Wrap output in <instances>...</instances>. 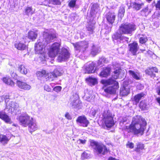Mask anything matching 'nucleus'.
Returning <instances> with one entry per match:
<instances>
[{
  "label": "nucleus",
  "mask_w": 160,
  "mask_h": 160,
  "mask_svg": "<svg viewBox=\"0 0 160 160\" xmlns=\"http://www.w3.org/2000/svg\"><path fill=\"white\" fill-rule=\"evenodd\" d=\"M146 125L147 122L144 118L140 116L136 115L132 118L131 124L129 126H124L123 128L134 135L140 134L142 135Z\"/></svg>",
  "instance_id": "obj_1"
},
{
  "label": "nucleus",
  "mask_w": 160,
  "mask_h": 160,
  "mask_svg": "<svg viewBox=\"0 0 160 160\" xmlns=\"http://www.w3.org/2000/svg\"><path fill=\"white\" fill-rule=\"evenodd\" d=\"M102 83L106 85H111L104 89V91L107 93L110 94H114L116 92L119 87L118 83L115 80L112 78L106 80H103Z\"/></svg>",
  "instance_id": "obj_2"
},
{
  "label": "nucleus",
  "mask_w": 160,
  "mask_h": 160,
  "mask_svg": "<svg viewBox=\"0 0 160 160\" xmlns=\"http://www.w3.org/2000/svg\"><path fill=\"white\" fill-rule=\"evenodd\" d=\"M91 145L98 154L104 155L107 153L108 151L106 147L101 143L92 140L91 141Z\"/></svg>",
  "instance_id": "obj_3"
},
{
  "label": "nucleus",
  "mask_w": 160,
  "mask_h": 160,
  "mask_svg": "<svg viewBox=\"0 0 160 160\" xmlns=\"http://www.w3.org/2000/svg\"><path fill=\"white\" fill-rule=\"evenodd\" d=\"M136 29V26L133 24H122L119 28L120 33V34H130Z\"/></svg>",
  "instance_id": "obj_4"
},
{
  "label": "nucleus",
  "mask_w": 160,
  "mask_h": 160,
  "mask_svg": "<svg viewBox=\"0 0 160 160\" xmlns=\"http://www.w3.org/2000/svg\"><path fill=\"white\" fill-rule=\"evenodd\" d=\"M102 120L107 128H110L114 124L112 117L111 114L108 112H104L103 114Z\"/></svg>",
  "instance_id": "obj_5"
},
{
  "label": "nucleus",
  "mask_w": 160,
  "mask_h": 160,
  "mask_svg": "<svg viewBox=\"0 0 160 160\" xmlns=\"http://www.w3.org/2000/svg\"><path fill=\"white\" fill-rule=\"evenodd\" d=\"M61 44L58 42L54 43L50 47L48 55L51 58L55 57L60 52Z\"/></svg>",
  "instance_id": "obj_6"
},
{
  "label": "nucleus",
  "mask_w": 160,
  "mask_h": 160,
  "mask_svg": "<svg viewBox=\"0 0 160 160\" xmlns=\"http://www.w3.org/2000/svg\"><path fill=\"white\" fill-rule=\"evenodd\" d=\"M33 118L27 114H23L19 117L20 124L24 127H27Z\"/></svg>",
  "instance_id": "obj_7"
},
{
  "label": "nucleus",
  "mask_w": 160,
  "mask_h": 160,
  "mask_svg": "<svg viewBox=\"0 0 160 160\" xmlns=\"http://www.w3.org/2000/svg\"><path fill=\"white\" fill-rule=\"evenodd\" d=\"M69 57L70 53L68 50L64 48H62L59 53L58 60L59 62H61L68 59Z\"/></svg>",
  "instance_id": "obj_8"
},
{
  "label": "nucleus",
  "mask_w": 160,
  "mask_h": 160,
  "mask_svg": "<svg viewBox=\"0 0 160 160\" xmlns=\"http://www.w3.org/2000/svg\"><path fill=\"white\" fill-rule=\"evenodd\" d=\"M42 39H39L35 45V50L37 53L42 54L43 52L44 47L46 43Z\"/></svg>",
  "instance_id": "obj_9"
},
{
  "label": "nucleus",
  "mask_w": 160,
  "mask_h": 160,
  "mask_svg": "<svg viewBox=\"0 0 160 160\" xmlns=\"http://www.w3.org/2000/svg\"><path fill=\"white\" fill-rule=\"evenodd\" d=\"M73 45L76 50L82 52L84 51L88 47V43L85 41L73 43Z\"/></svg>",
  "instance_id": "obj_10"
},
{
  "label": "nucleus",
  "mask_w": 160,
  "mask_h": 160,
  "mask_svg": "<svg viewBox=\"0 0 160 160\" xmlns=\"http://www.w3.org/2000/svg\"><path fill=\"white\" fill-rule=\"evenodd\" d=\"M76 121L79 126L83 127H87L89 123L84 116H79L77 118Z\"/></svg>",
  "instance_id": "obj_11"
},
{
  "label": "nucleus",
  "mask_w": 160,
  "mask_h": 160,
  "mask_svg": "<svg viewBox=\"0 0 160 160\" xmlns=\"http://www.w3.org/2000/svg\"><path fill=\"white\" fill-rule=\"evenodd\" d=\"M43 35L44 39L42 41H44V42H45L46 44L56 37V35L54 33H48L45 32Z\"/></svg>",
  "instance_id": "obj_12"
},
{
  "label": "nucleus",
  "mask_w": 160,
  "mask_h": 160,
  "mask_svg": "<svg viewBox=\"0 0 160 160\" xmlns=\"http://www.w3.org/2000/svg\"><path fill=\"white\" fill-rule=\"evenodd\" d=\"M95 64L93 62H89L85 65V73H92L95 71Z\"/></svg>",
  "instance_id": "obj_13"
},
{
  "label": "nucleus",
  "mask_w": 160,
  "mask_h": 160,
  "mask_svg": "<svg viewBox=\"0 0 160 160\" xmlns=\"http://www.w3.org/2000/svg\"><path fill=\"white\" fill-rule=\"evenodd\" d=\"M129 48V51L133 55L136 54V53L139 49V46L138 43L136 42H133L132 43L128 45Z\"/></svg>",
  "instance_id": "obj_14"
},
{
  "label": "nucleus",
  "mask_w": 160,
  "mask_h": 160,
  "mask_svg": "<svg viewBox=\"0 0 160 160\" xmlns=\"http://www.w3.org/2000/svg\"><path fill=\"white\" fill-rule=\"evenodd\" d=\"M17 84L19 88L24 90H29L31 88L30 85L22 81H17Z\"/></svg>",
  "instance_id": "obj_15"
},
{
  "label": "nucleus",
  "mask_w": 160,
  "mask_h": 160,
  "mask_svg": "<svg viewBox=\"0 0 160 160\" xmlns=\"http://www.w3.org/2000/svg\"><path fill=\"white\" fill-rule=\"evenodd\" d=\"M28 130L31 133L35 131L38 128L36 122L34 121L33 119V120L32 121L28 124Z\"/></svg>",
  "instance_id": "obj_16"
},
{
  "label": "nucleus",
  "mask_w": 160,
  "mask_h": 160,
  "mask_svg": "<svg viewBox=\"0 0 160 160\" xmlns=\"http://www.w3.org/2000/svg\"><path fill=\"white\" fill-rule=\"evenodd\" d=\"M128 73L130 76L134 79L139 80L141 79V77L140 73L138 72L129 70L128 71Z\"/></svg>",
  "instance_id": "obj_17"
},
{
  "label": "nucleus",
  "mask_w": 160,
  "mask_h": 160,
  "mask_svg": "<svg viewBox=\"0 0 160 160\" xmlns=\"http://www.w3.org/2000/svg\"><path fill=\"white\" fill-rule=\"evenodd\" d=\"M115 13L113 12L108 13L106 16V18L108 22L112 24L114 22L115 18Z\"/></svg>",
  "instance_id": "obj_18"
},
{
  "label": "nucleus",
  "mask_w": 160,
  "mask_h": 160,
  "mask_svg": "<svg viewBox=\"0 0 160 160\" xmlns=\"http://www.w3.org/2000/svg\"><path fill=\"white\" fill-rule=\"evenodd\" d=\"M129 92L130 88L128 87L123 86L120 88V93L122 96H127L129 93Z\"/></svg>",
  "instance_id": "obj_19"
},
{
  "label": "nucleus",
  "mask_w": 160,
  "mask_h": 160,
  "mask_svg": "<svg viewBox=\"0 0 160 160\" xmlns=\"http://www.w3.org/2000/svg\"><path fill=\"white\" fill-rule=\"evenodd\" d=\"M93 97V93L92 91L87 90L85 91L84 97V99L90 102Z\"/></svg>",
  "instance_id": "obj_20"
},
{
  "label": "nucleus",
  "mask_w": 160,
  "mask_h": 160,
  "mask_svg": "<svg viewBox=\"0 0 160 160\" xmlns=\"http://www.w3.org/2000/svg\"><path fill=\"white\" fill-rule=\"evenodd\" d=\"M0 118L4 120L6 122L9 123L10 122V119L5 112L3 111H0Z\"/></svg>",
  "instance_id": "obj_21"
},
{
  "label": "nucleus",
  "mask_w": 160,
  "mask_h": 160,
  "mask_svg": "<svg viewBox=\"0 0 160 160\" xmlns=\"http://www.w3.org/2000/svg\"><path fill=\"white\" fill-rule=\"evenodd\" d=\"M37 31H30L28 32V37L29 39L32 40L35 39L38 35Z\"/></svg>",
  "instance_id": "obj_22"
},
{
  "label": "nucleus",
  "mask_w": 160,
  "mask_h": 160,
  "mask_svg": "<svg viewBox=\"0 0 160 160\" xmlns=\"http://www.w3.org/2000/svg\"><path fill=\"white\" fill-rule=\"evenodd\" d=\"M111 68H103V71L101 72L100 75L101 76L106 77L110 74Z\"/></svg>",
  "instance_id": "obj_23"
},
{
  "label": "nucleus",
  "mask_w": 160,
  "mask_h": 160,
  "mask_svg": "<svg viewBox=\"0 0 160 160\" xmlns=\"http://www.w3.org/2000/svg\"><path fill=\"white\" fill-rule=\"evenodd\" d=\"M14 46L15 47L19 50H24L26 48V46L24 44L21 43L20 42H16Z\"/></svg>",
  "instance_id": "obj_24"
},
{
  "label": "nucleus",
  "mask_w": 160,
  "mask_h": 160,
  "mask_svg": "<svg viewBox=\"0 0 160 160\" xmlns=\"http://www.w3.org/2000/svg\"><path fill=\"white\" fill-rule=\"evenodd\" d=\"M9 141V139L5 135L0 134V142L3 145L7 144Z\"/></svg>",
  "instance_id": "obj_25"
},
{
  "label": "nucleus",
  "mask_w": 160,
  "mask_h": 160,
  "mask_svg": "<svg viewBox=\"0 0 160 160\" xmlns=\"http://www.w3.org/2000/svg\"><path fill=\"white\" fill-rule=\"evenodd\" d=\"M2 80L3 82L6 84L12 86L14 85V83L10 78L7 77H4L2 78Z\"/></svg>",
  "instance_id": "obj_26"
},
{
  "label": "nucleus",
  "mask_w": 160,
  "mask_h": 160,
  "mask_svg": "<svg viewBox=\"0 0 160 160\" xmlns=\"http://www.w3.org/2000/svg\"><path fill=\"white\" fill-rule=\"evenodd\" d=\"M145 94L143 93H141L135 95L134 98V100L136 102L138 103L139 101L144 97Z\"/></svg>",
  "instance_id": "obj_27"
},
{
  "label": "nucleus",
  "mask_w": 160,
  "mask_h": 160,
  "mask_svg": "<svg viewBox=\"0 0 160 160\" xmlns=\"http://www.w3.org/2000/svg\"><path fill=\"white\" fill-rule=\"evenodd\" d=\"M54 75L56 78L61 76L63 72L62 70L60 68H57L53 71Z\"/></svg>",
  "instance_id": "obj_28"
},
{
  "label": "nucleus",
  "mask_w": 160,
  "mask_h": 160,
  "mask_svg": "<svg viewBox=\"0 0 160 160\" xmlns=\"http://www.w3.org/2000/svg\"><path fill=\"white\" fill-rule=\"evenodd\" d=\"M18 70L21 73L26 74L27 73V69L25 66L23 65H20L18 68Z\"/></svg>",
  "instance_id": "obj_29"
},
{
  "label": "nucleus",
  "mask_w": 160,
  "mask_h": 160,
  "mask_svg": "<svg viewBox=\"0 0 160 160\" xmlns=\"http://www.w3.org/2000/svg\"><path fill=\"white\" fill-rule=\"evenodd\" d=\"M99 49V47H96L93 45L92 46L91 54L93 56H94L98 53Z\"/></svg>",
  "instance_id": "obj_30"
},
{
  "label": "nucleus",
  "mask_w": 160,
  "mask_h": 160,
  "mask_svg": "<svg viewBox=\"0 0 160 160\" xmlns=\"http://www.w3.org/2000/svg\"><path fill=\"white\" fill-rule=\"evenodd\" d=\"M139 107L143 110H147L149 108V105L147 104L144 101H142L139 104Z\"/></svg>",
  "instance_id": "obj_31"
},
{
  "label": "nucleus",
  "mask_w": 160,
  "mask_h": 160,
  "mask_svg": "<svg viewBox=\"0 0 160 160\" xmlns=\"http://www.w3.org/2000/svg\"><path fill=\"white\" fill-rule=\"evenodd\" d=\"M8 105L10 108H11V109L12 108L14 110L17 109L19 107L18 104L17 103L14 102H10Z\"/></svg>",
  "instance_id": "obj_32"
},
{
  "label": "nucleus",
  "mask_w": 160,
  "mask_h": 160,
  "mask_svg": "<svg viewBox=\"0 0 160 160\" xmlns=\"http://www.w3.org/2000/svg\"><path fill=\"white\" fill-rule=\"evenodd\" d=\"M144 4L143 3H139L137 2H134L133 3V8L136 10H138L141 9L143 5Z\"/></svg>",
  "instance_id": "obj_33"
},
{
  "label": "nucleus",
  "mask_w": 160,
  "mask_h": 160,
  "mask_svg": "<svg viewBox=\"0 0 160 160\" xmlns=\"http://www.w3.org/2000/svg\"><path fill=\"white\" fill-rule=\"evenodd\" d=\"M86 80L90 84L95 85L97 83V80L95 78L92 77H89L87 78Z\"/></svg>",
  "instance_id": "obj_34"
},
{
  "label": "nucleus",
  "mask_w": 160,
  "mask_h": 160,
  "mask_svg": "<svg viewBox=\"0 0 160 160\" xmlns=\"http://www.w3.org/2000/svg\"><path fill=\"white\" fill-rule=\"evenodd\" d=\"M144 148V145L141 143L139 142L137 144V147L136 148L135 151L139 153L140 152V151Z\"/></svg>",
  "instance_id": "obj_35"
},
{
  "label": "nucleus",
  "mask_w": 160,
  "mask_h": 160,
  "mask_svg": "<svg viewBox=\"0 0 160 160\" xmlns=\"http://www.w3.org/2000/svg\"><path fill=\"white\" fill-rule=\"evenodd\" d=\"M125 13V9L123 7H120L118 11V15L121 18L123 17Z\"/></svg>",
  "instance_id": "obj_36"
},
{
  "label": "nucleus",
  "mask_w": 160,
  "mask_h": 160,
  "mask_svg": "<svg viewBox=\"0 0 160 160\" xmlns=\"http://www.w3.org/2000/svg\"><path fill=\"white\" fill-rule=\"evenodd\" d=\"M78 96L76 98H75V100L74 99L73 100L72 102V103L71 104H72V106L73 108H77L78 107Z\"/></svg>",
  "instance_id": "obj_37"
},
{
  "label": "nucleus",
  "mask_w": 160,
  "mask_h": 160,
  "mask_svg": "<svg viewBox=\"0 0 160 160\" xmlns=\"http://www.w3.org/2000/svg\"><path fill=\"white\" fill-rule=\"evenodd\" d=\"M121 70L118 69L114 71V74L112 75V78L115 79H117L119 77V75L120 73Z\"/></svg>",
  "instance_id": "obj_38"
},
{
  "label": "nucleus",
  "mask_w": 160,
  "mask_h": 160,
  "mask_svg": "<svg viewBox=\"0 0 160 160\" xmlns=\"http://www.w3.org/2000/svg\"><path fill=\"white\" fill-rule=\"evenodd\" d=\"M108 61L104 58L102 57L99 59L98 61V65H102L104 63H107Z\"/></svg>",
  "instance_id": "obj_39"
},
{
  "label": "nucleus",
  "mask_w": 160,
  "mask_h": 160,
  "mask_svg": "<svg viewBox=\"0 0 160 160\" xmlns=\"http://www.w3.org/2000/svg\"><path fill=\"white\" fill-rule=\"evenodd\" d=\"M25 13L27 15H32L33 13L32 11V8L31 7H28L25 9Z\"/></svg>",
  "instance_id": "obj_40"
},
{
  "label": "nucleus",
  "mask_w": 160,
  "mask_h": 160,
  "mask_svg": "<svg viewBox=\"0 0 160 160\" xmlns=\"http://www.w3.org/2000/svg\"><path fill=\"white\" fill-rule=\"evenodd\" d=\"M37 75L40 77H47L46 72L44 70H42L41 71L38 72Z\"/></svg>",
  "instance_id": "obj_41"
},
{
  "label": "nucleus",
  "mask_w": 160,
  "mask_h": 160,
  "mask_svg": "<svg viewBox=\"0 0 160 160\" xmlns=\"http://www.w3.org/2000/svg\"><path fill=\"white\" fill-rule=\"evenodd\" d=\"M47 77H48V79H51L52 80L54 78H56L54 75L53 72L47 73Z\"/></svg>",
  "instance_id": "obj_42"
},
{
  "label": "nucleus",
  "mask_w": 160,
  "mask_h": 160,
  "mask_svg": "<svg viewBox=\"0 0 160 160\" xmlns=\"http://www.w3.org/2000/svg\"><path fill=\"white\" fill-rule=\"evenodd\" d=\"M49 3L53 5H60L61 2L60 0H49Z\"/></svg>",
  "instance_id": "obj_43"
},
{
  "label": "nucleus",
  "mask_w": 160,
  "mask_h": 160,
  "mask_svg": "<svg viewBox=\"0 0 160 160\" xmlns=\"http://www.w3.org/2000/svg\"><path fill=\"white\" fill-rule=\"evenodd\" d=\"M129 121L126 118H124L120 122V124L121 126H122L123 125H126L128 123Z\"/></svg>",
  "instance_id": "obj_44"
},
{
  "label": "nucleus",
  "mask_w": 160,
  "mask_h": 160,
  "mask_svg": "<svg viewBox=\"0 0 160 160\" xmlns=\"http://www.w3.org/2000/svg\"><path fill=\"white\" fill-rule=\"evenodd\" d=\"M92 4V5L91 7V10L92 12L95 11L98 8V4L96 3H94Z\"/></svg>",
  "instance_id": "obj_45"
},
{
  "label": "nucleus",
  "mask_w": 160,
  "mask_h": 160,
  "mask_svg": "<svg viewBox=\"0 0 160 160\" xmlns=\"http://www.w3.org/2000/svg\"><path fill=\"white\" fill-rule=\"evenodd\" d=\"M148 40L146 37H141L139 39V42L142 44L145 43Z\"/></svg>",
  "instance_id": "obj_46"
},
{
  "label": "nucleus",
  "mask_w": 160,
  "mask_h": 160,
  "mask_svg": "<svg viewBox=\"0 0 160 160\" xmlns=\"http://www.w3.org/2000/svg\"><path fill=\"white\" fill-rule=\"evenodd\" d=\"M94 29V27L93 25H89L87 27V30L90 32V33H92Z\"/></svg>",
  "instance_id": "obj_47"
},
{
  "label": "nucleus",
  "mask_w": 160,
  "mask_h": 160,
  "mask_svg": "<svg viewBox=\"0 0 160 160\" xmlns=\"http://www.w3.org/2000/svg\"><path fill=\"white\" fill-rule=\"evenodd\" d=\"M76 1L74 0L71 1L69 3V6L71 7H74L75 5Z\"/></svg>",
  "instance_id": "obj_48"
},
{
  "label": "nucleus",
  "mask_w": 160,
  "mask_h": 160,
  "mask_svg": "<svg viewBox=\"0 0 160 160\" xmlns=\"http://www.w3.org/2000/svg\"><path fill=\"white\" fill-rule=\"evenodd\" d=\"M44 90L46 91L49 92L51 90V88L48 85H45L44 87Z\"/></svg>",
  "instance_id": "obj_49"
},
{
  "label": "nucleus",
  "mask_w": 160,
  "mask_h": 160,
  "mask_svg": "<svg viewBox=\"0 0 160 160\" xmlns=\"http://www.w3.org/2000/svg\"><path fill=\"white\" fill-rule=\"evenodd\" d=\"M126 146L127 147L131 148H133L134 147V143L132 142H128L126 144Z\"/></svg>",
  "instance_id": "obj_50"
},
{
  "label": "nucleus",
  "mask_w": 160,
  "mask_h": 160,
  "mask_svg": "<svg viewBox=\"0 0 160 160\" xmlns=\"http://www.w3.org/2000/svg\"><path fill=\"white\" fill-rule=\"evenodd\" d=\"M89 156V155L85 152H83L82 155V157L83 158H87Z\"/></svg>",
  "instance_id": "obj_51"
},
{
  "label": "nucleus",
  "mask_w": 160,
  "mask_h": 160,
  "mask_svg": "<svg viewBox=\"0 0 160 160\" xmlns=\"http://www.w3.org/2000/svg\"><path fill=\"white\" fill-rule=\"evenodd\" d=\"M62 88L60 86H56L53 88V90L56 92H59L61 91Z\"/></svg>",
  "instance_id": "obj_52"
},
{
  "label": "nucleus",
  "mask_w": 160,
  "mask_h": 160,
  "mask_svg": "<svg viewBox=\"0 0 160 160\" xmlns=\"http://www.w3.org/2000/svg\"><path fill=\"white\" fill-rule=\"evenodd\" d=\"M152 70L151 68L147 69L145 71V72L146 74L150 76L153 73V71H152Z\"/></svg>",
  "instance_id": "obj_53"
},
{
  "label": "nucleus",
  "mask_w": 160,
  "mask_h": 160,
  "mask_svg": "<svg viewBox=\"0 0 160 160\" xmlns=\"http://www.w3.org/2000/svg\"><path fill=\"white\" fill-rule=\"evenodd\" d=\"M148 7H146L143 9L142 11L141 12L142 14H144L145 15H146V13L148 12Z\"/></svg>",
  "instance_id": "obj_54"
},
{
  "label": "nucleus",
  "mask_w": 160,
  "mask_h": 160,
  "mask_svg": "<svg viewBox=\"0 0 160 160\" xmlns=\"http://www.w3.org/2000/svg\"><path fill=\"white\" fill-rule=\"evenodd\" d=\"M65 116V118L68 120H71L72 119V117L71 115L68 112L66 113Z\"/></svg>",
  "instance_id": "obj_55"
},
{
  "label": "nucleus",
  "mask_w": 160,
  "mask_h": 160,
  "mask_svg": "<svg viewBox=\"0 0 160 160\" xmlns=\"http://www.w3.org/2000/svg\"><path fill=\"white\" fill-rule=\"evenodd\" d=\"M86 140L84 139L83 140L82 139H79L78 141V143H82L83 144H84L86 143Z\"/></svg>",
  "instance_id": "obj_56"
},
{
  "label": "nucleus",
  "mask_w": 160,
  "mask_h": 160,
  "mask_svg": "<svg viewBox=\"0 0 160 160\" xmlns=\"http://www.w3.org/2000/svg\"><path fill=\"white\" fill-rule=\"evenodd\" d=\"M156 8L160 10V0L158 1L156 5Z\"/></svg>",
  "instance_id": "obj_57"
},
{
  "label": "nucleus",
  "mask_w": 160,
  "mask_h": 160,
  "mask_svg": "<svg viewBox=\"0 0 160 160\" xmlns=\"http://www.w3.org/2000/svg\"><path fill=\"white\" fill-rule=\"evenodd\" d=\"M118 34L117 33H116V34L114 35V38L115 39H117L119 38H120L121 37V35L120 34Z\"/></svg>",
  "instance_id": "obj_58"
},
{
  "label": "nucleus",
  "mask_w": 160,
  "mask_h": 160,
  "mask_svg": "<svg viewBox=\"0 0 160 160\" xmlns=\"http://www.w3.org/2000/svg\"><path fill=\"white\" fill-rule=\"evenodd\" d=\"M151 69H152V71H153V72H158V69L155 67H153V68H151Z\"/></svg>",
  "instance_id": "obj_59"
},
{
  "label": "nucleus",
  "mask_w": 160,
  "mask_h": 160,
  "mask_svg": "<svg viewBox=\"0 0 160 160\" xmlns=\"http://www.w3.org/2000/svg\"><path fill=\"white\" fill-rule=\"evenodd\" d=\"M2 98H4L5 102H6L7 100L9 99V96L8 95H3L2 96Z\"/></svg>",
  "instance_id": "obj_60"
},
{
  "label": "nucleus",
  "mask_w": 160,
  "mask_h": 160,
  "mask_svg": "<svg viewBox=\"0 0 160 160\" xmlns=\"http://www.w3.org/2000/svg\"><path fill=\"white\" fill-rule=\"evenodd\" d=\"M156 100L158 102V103L159 104V105H160V97H158L156 98Z\"/></svg>",
  "instance_id": "obj_61"
},
{
  "label": "nucleus",
  "mask_w": 160,
  "mask_h": 160,
  "mask_svg": "<svg viewBox=\"0 0 160 160\" xmlns=\"http://www.w3.org/2000/svg\"><path fill=\"white\" fill-rule=\"evenodd\" d=\"M157 92L158 94L159 95H160V88H159L157 90Z\"/></svg>",
  "instance_id": "obj_62"
},
{
  "label": "nucleus",
  "mask_w": 160,
  "mask_h": 160,
  "mask_svg": "<svg viewBox=\"0 0 160 160\" xmlns=\"http://www.w3.org/2000/svg\"><path fill=\"white\" fill-rule=\"evenodd\" d=\"M97 112V111L96 110H94L93 112H92V115L94 116L96 114V113Z\"/></svg>",
  "instance_id": "obj_63"
},
{
  "label": "nucleus",
  "mask_w": 160,
  "mask_h": 160,
  "mask_svg": "<svg viewBox=\"0 0 160 160\" xmlns=\"http://www.w3.org/2000/svg\"><path fill=\"white\" fill-rule=\"evenodd\" d=\"M150 76L151 77L153 78L155 76V74L153 72Z\"/></svg>",
  "instance_id": "obj_64"
}]
</instances>
